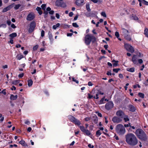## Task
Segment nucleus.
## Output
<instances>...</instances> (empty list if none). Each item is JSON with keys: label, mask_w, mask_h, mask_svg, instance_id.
I'll return each mask as SVG.
<instances>
[{"label": "nucleus", "mask_w": 148, "mask_h": 148, "mask_svg": "<svg viewBox=\"0 0 148 148\" xmlns=\"http://www.w3.org/2000/svg\"><path fill=\"white\" fill-rule=\"evenodd\" d=\"M125 140L128 145L134 146L137 145L138 143V140L136 136L133 134L128 133L125 135Z\"/></svg>", "instance_id": "1"}, {"label": "nucleus", "mask_w": 148, "mask_h": 148, "mask_svg": "<svg viewBox=\"0 0 148 148\" xmlns=\"http://www.w3.org/2000/svg\"><path fill=\"white\" fill-rule=\"evenodd\" d=\"M135 134L137 137L141 140L145 141L147 140V136L144 132L141 129H137Z\"/></svg>", "instance_id": "2"}, {"label": "nucleus", "mask_w": 148, "mask_h": 148, "mask_svg": "<svg viewBox=\"0 0 148 148\" xmlns=\"http://www.w3.org/2000/svg\"><path fill=\"white\" fill-rule=\"evenodd\" d=\"M116 131L117 134L119 135L123 134L125 132L124 127L121 124H119L116 126Z\"/></svg>", "instance_id": "3"}, {"label": "nucleus", "mask_w": 148, "mask_h": 148, "mask_svg": "<svg viewBox=\"0 0 148 148\" xmlns=\"http://www.w3.org/2000/svg\"><path fill=\"white\" fill-rule=\"evenodd\" d=\"M121 33L122 35L124 36L125 39L129 41L131 40L130 36L128 35L129 32L127 30L124 28H122Z\"/></svg>", "instance_id": "4"}, {"label": "nucleus", "mask_w": 148, "mask_h": 148, "mask_svg": "<svg viewBox=\"0 0 148 148\" xmlns=\"http://www.w3.org/2000/svg\"><path fill=\"white\" fill-rule=\"evenodd\" d=\"M69 120L71 122L74 123L75 125L79 126L81 124L80 121L75 118L73 116L70 115L68 116Z\"/></svg>", "instance_id": "5"}, {"label": "nucleus", "mask_w": 148, "mask_h": 148, "mask_svg": "<svg viewBox=\"0 0 148 148\" xmlns=\"http://www.w3.org/2000/svg\"><path fill=\"white\" fill-rule=\"evenodd\" d=\"M95 37L90 35H87L85 36V43L86 45H88L90 44L92 40L95 39Z\"/></svg>", "instance_id": "6"}, {"label": "nucleus", "mask_w": 148, "mask_h": 148, "mask_svg": "<svg viewBox=\"0 0 148 148\" xmlns=\"http://www.w3.org/2000/svg\"><path fill=\"white\" fill-rule=\"evenodd\" d=\"M124 47L127 51L132 53H133L134 51V48L129 44H125Z\"/></svg>", "instance_id": "7"}, {"label": "nucleus", "mask_w": 148, "mask_h": 148, "mask_svg": "<svg viewBox=\"0 0 148 148\" xmlns=\"http://www.w3.org/2000/svg\"><path fill=\"white\" fill-rule=\"evenodd\" d=\"M36 26V24L35 22L33 21L31 22L30 24L29 28V32H32Z\"/></svg>", "instance_id": "8"}, {"label": "nucleus", "mask_w": 148, "mask_h": 148, "mask_svg": "<svg viewBox=\"0 0 148 148\" xmlns=\"http://www.w3.org/2000/svg\"><path fill=\"white\" fill-rule=\"evenodd\" d=\"M112 121L114 123H119L122 121V119L118 116H114L112 119Z\"/></svg>", "instance_id": "9"}, {"label": "nucleus", "mask_w": 148, "mask_h": 148, "mask_svg": "<svg viewBox=\"0 0 148 148\" xmlns=\"http://www.w3.org/2000/svg\"><path fill=\"white\" fill-rule=\"evenodd\" d=\"M116 115L117 116L122 119L125 116V114L123 112L122 110H120L116 112Z\"/></svg>", "instance_id": "10"}, {"label": "nucleus", "mask_w": 148, "mask_h": 148, "mask_svg": "<svg viewBox=\"0 0 148 148\" xmlns=\"http://www.w3.org/2000/svg\"><path fill=\"white\" fill-rule=\"evenodd\" d=\"M113 103L112 101H109L105 105V108L108 110H109L112 108L113 107Z\"/></svg>", "instance_id": "11"}, {"label": "nucleus", "mask_w": 148, "mask_h": 148, "mask_svg": "<svg viewBox=\"0 0 148 148\" xmlns=\"http://www.w3.org/2000/svg\"><path fill=\"white\" fill-rule=\"evenodd\" d=\"M35 17L34 14V13L31 12L27 16V21H31L34 19Z\"/></svg>", "instance_id": "12"}, {"label": "nucleus", "mask_w": 148, "mask_h": 148, "mask_svg": "<svg viewBox=\"0 0 148 148\" xmlns=\"http://www.w3.org/2000/svg\"><path fill=\"white\" fill-rule=\"evenodd\" d=\"M14 4L13 3L9 6H8V7L4 8L3 9L2 12H5L8 11L9 10H10L11 8H12L14 6Z\"/></svg>", "instance_id": "13"}, {"label": "nucleus", "mask_w": 148, "mask_h": 148, "mask_svg": "<svg viewBox=\"0 0 148 148\" xmlns=\"http://www.w3.org/2000/svg\"><path fill=\"white\" fill-rule=\"evenodd\" d=\"M56 5L57 6H61L63 8H65L66 6L65 3H61L59 1H57L56 2Z\"/></svg>", "instance_id": "14"}, {"label": "nucleus", "mask_w": 148, "mask_h": 148, "mask_svg": "<svg viewBox=\"0 0 148 148\" xmlns=\"http://www.w3.org/2000/svg\"><path fill=\"white\" fill-rule=\"evenodd\" d=\"M132 61L135 64H138L137 62V56L136 55H134L133 56L132 59Z\"/></svg>", "instance_id": "15"}, {"label": "nucleus", "mask_w": 148, "mask_h": 148, "mask_svg": "<svg viewBox=\"0 0 148 148\" xmlns=\"http://www.w3.org/2000/svg\"><path fill=\"white\" fill-rule=\"evenodd\" d=\"M84 0H77L76 1V4L77 5L80 6L84 3Z\"/></svg>", "instance_id": "16"}, {"label": "nucleus", "mask_w": 148, "mask_h": 148, "mask_svg": "<svg viewBox=\"0 0 148 148\" xmlns=\"http://www.w3.org/2000/svg\"><path fill=\"white\" fill-rule=\"evenodd\" d=\"M129 110L132 112H134L135 110V108L132 105H129Z\"/></svg>", "instance_id": "17"}, {"label": "nucleus", "mask_w": 148, "mask_h": 148, "mask_svg": "<svg viewBox=\"0 0 148 148\" xmlns=\"http://www.w3.org/2000/svg\"><path fill=\"white\" fill-rule=\"evenodd\" d=\"M36 10L38 12V13L40 15H41L42 14V12L41 10V8L39 7H37L36 8Z\"/></svg>", "instance_id": "18"}, {"label": "nucleus", "mask_w": 148, "mask_h": 148, "mask_svg": "<svg viewBox=\"0 0 148 148\" xmlns=\"http://www.w3.org/2000/svg\"><path fill=\"white\" fill-rule=\"evenodd\" d=\"M17 97L18 96L17 95L14 96L13 95H11L10 97V99L11 100H14L16 99Z\"/></svg>", "instance_id": "19"}, {"label": "nucleus", "mask_w": 148, "mask_h": 148, "mask_svg": "<svg viewBox=\"0 0 148 148\" xmlns=\"http://www.w3.org/2000/svg\"><path fill=\"white\" fill-rule=\"evenodd\" d=\"M118 61H115V60H112V62H114L113 63V66L114 67H116L118 65Z\"/></svg>", "instance_id": "20"}, {"label": "nucleus", "mask_w": 148, "mask_h": 148, "mask_svg": "<svg viewBox=\"0 0 148 148\" xmlns=\"http://www.w3.org/2000/svg\"><path fill=\"white\" fill-rule=\"evenodd\" d=\"M19 143L20 144L24 146L25 147L27 146V144L25 143V141L23 140H21L19 141Z\"/></svg>", "instance_id": "21"}, {"label": "nucleus", "mask_w": 148, "mask_h": 148, "mask_svg": "<svg viewBox=\"0 0 148 148\" xmlns=\"http://www.w3.org/2000/svg\"><path fill=\"white\" fill-rule=\"evenodd\" d=\"M17 35L16 33H13L9 35V36L12 39L14 37L16 36Z\"/></svg>", "instance_id": "22"}, {"label": "nucleus", "mask_w": 148, "mask_h": 148, "mask_svg": "<svg viewBox=\"0 0 148 148\" xmlns=\"http://www.w3.org/2000/svg\"><path fill=\"white\" fill-rule=\"evenodd\" d=\"M84 133L86 134V135L88 136H90L91 134L90 131L88 130H86Z\"/></svg>", "instance_id": "23"}, {"label": "nucleus", "mask_w": 148, "mask_h": 148, "mask_svg": "<svg viewBox=\"0 0 148 148\" xmlns=\"http://www.w3.org/2000/svg\"><path fill=\"white\" fill-rule=\"evenodd\" d=\"M127 70L128 71L131 72H133L134 71L135 68L134 67H132L130 68H128L127 69Z\"/></svg>", "instance_id": "24"}, {"label": "nucleus", "mask_w": 148, "mask_h": 148, "mask_svg": "<svg viewBox=\"0 0 148 148\" xmlns=\"http://www.w3.org/2000/svg\"><path fill=\"white\" fill-rule=\"evenodd\" d=\"M79 126L81 130V131L83 132H84L85 130H86L85 128L83 126Z\"/></svg>", "instance_id": "25"}, {"label": "nucleus", "mask_w": 148, "mask_h": 148, "mask_svg": "<svg viewBox=\"0 0 148 148\" xmlns=\"http://www.w3.org/2000/svg\"><path fill=\"white\" fill-rule=\"evenodd\" d=\"M28 82V85L30 87L33 84V81L31 79L28 80L27 82Z\"/></svg>", "instance_id": "26"}, {"label": "nucleus", "mask_w": 148, "mask_h": 148, "mask_svg": "<svg viewBox=\"0 0 148 148\" xmlns=\"http://www.w3.org/2000/svg\"><path fill=\"white\" fill-rule=\"evenodd\" d=\"M123 118L124 120L126 122L127 121H129L130 120L128 118V117L127 116L125 115V116H124Z\"/></svg>", "instance_id": "27"}, {"label": "nucleus", "mask_w": 148, "mask_h": 148, "mask_svg": "<svg viewBox=\"0 0 148 148\" xmlns=\"http://www.w3.org/2000/svg\"><path fill=\"white\" fill-rule=\"evenodd\" d=\"M23 55H17L16 56V58L17 59V60H21L22 58H23Z\"/></svg>", "instance_id": "28"}, {"label": "nucleus", "mask_w": 148, "mask_h": 148, "mask_svg": "<svg viewBox=\"0 0 148 148\" xmlns=\"http://www.w3.org/2000/svg\"><path fill=\"white\" fill-rule=\"evenodd\" d=\"M86 10L88 11H90L91 10L90 8V5L89 3H87L86 4Z\"/></svg>", "instance_id": "29"}, {"label": "nucleus", "mask_w": 148, "mask_h": 148, "mask_svg": "<svg viewBox=\"0 0 148 148\" xmlns=\"http://www.w3.org/2000/svg\"><path fill=\"white\" fill-rule=\"evenodd\" d=\"M138 96L142 98H143L144 97V94L141 92H139L138 93Z\"/></svg>", "instance_id": "30"}, {"label": "nucleus", "mask_w": 148, "mask_h": 148, "mask_svg": "<svg viewBox=\"0 0 148 148\" xmlns=\"http://www.w3.org/2000/svg\"><path fill=\"white\" fill-rule=\"evenodd\" d=\"M144 34L146 37H148V29H145Z\"/></svg>", "instance_id": "31"}, {"label": "nucleus", "mask_w": 148, "mask_h": 148, "mask_svg": "<svg viewBox=\"0 0 148 148\" xmlns=\"http://www.w3.org/2000/svg\"><path fill=\"white\" fill-rule=\"evenodd\" d=\"M101 134V132L100 130H97L96 133V134L97 137L99 136Z\"/></svg>", "instance_id": "32"}, {"label": "nucleus", "mask_w": 148, "mask_h": 148, "mask_svg": "<svg viewBox=\"0 0 148 148\" xmlns=\"http://www.w3.org/2000/svg\"><path fill=\"white\" fill-rule=\"evenodd\" d=\"M60 24L59 23H58L56 25H54L53 26V29H56L59 26Z\"/></svg>", "instance_id": "33"}, {"label": "nucleus", "mask_w": 148, "mask_h": 148, "mask_svg": "<svg viewBox=\"0 0 148 148\" xmlns=\"http://www.w3.org/2000/svg\"><path fill=\"white\" fill-rule=\"evenodd\" d=\"M19 82V81L18 80L14 81L12 82L13 84L16 85Z\"/></svg>", "instance_id": "34"}, {"label": "nucleus", "mask_w": 148, "mask_h": 148, "mask_svg": "<svg viewBox=\"0 0 148 148\" xmlns=\"http://www.w3.org/2000/svg\"><path fill=\"white\" fill-rule=\"evenodd\" d=\"M21 6V5L20 4L16 5L14 7V9L15 10H17Z\"/></svg>", "instance_id": "35"}, {"label": "nucleus", "mask_w": 148, "mask_h": 148, "mask_svg": "<svg viewBox=\"0 0 148 148\" xmlns=\"http://www.w3.org/2000/svg\"><path fill=\"white\" fill-rule=\"evenodd\" d=\"M105 97H103L101 100L99 101V104H101L103 103H104V101Z\"/></svg>", "instance_id": "36"}, {"label": "nucleus", "mask_w": 148, "mask_h": 148, "mask_svg": "<svg viewBox=\"0 0 148 148\" xmlns=\"http://www.w3.org/2000/svg\"><path fill=\"white\" fill-rule=\"evenodd\" d=\"M41 7L42 10H45L46 8V5L45 4H42L41 6Z\"/></svg>", "instance_id": "37"}, {"label": "nucleus", "mask_w": 148, "mask_h": 148, "mask_svg": "<svg viewBox=\"0 0 148 148\" xmlns=\"http://www.w3.org/2000/svg\"><path fill=\"white\" fill-rule=\"evenodd\" d=\"M115 35L117 38H118L119 37V33L117 32H116L115 33Z\"/></svg>", "instance_id": "38"}, {"label": "nucleus", "mask_w": 148, "mask_h": 148, "mask_svg": "<svg viewBox=\"0 0 148 148\" xmlns=\"http://www.w3.org/2000/svg\"><path fill=\"white\" fill-rule=\"evenodd\" d=\"M72 25L74 27H79V26L76 23H72Z\"/></svg>", "instance_id": "39"}, {"label": "nucleus", "mask_w": 148, "mask_h": 148, "mask_svg": "<svg viewBox=\"0 0 148 148\" xmlns=\"http://www.w3.org/2000/svg\"><path fill=\"white\" fill-rule=\"evenodd\" d=\"M142 3L146 5H148V2L145 0H142Z\"/></svg>", "instance_id": "40"}, {"label": "nucleus", "mask_w": 148, "mask_h": 148, "mask_svg": "<svg viewBox=\"0 0 148 148\" xmlns=\"http://www.w3.org/2000/svg\"><path fill=\"white\" fill-rule=\"evenodd\" d=\"M38 45H36L34 46L33 48V49L34 51H36L37 49L38 48Z\"/></svg>", "instance_id": "41"}, {"label": "nucleus", "mask_w": 148, "mask_h": 148, "mask_svg": "<svg viewBox=\"0 0 148 148\" xmlns=\"http://www.w3.org/2000/svg\"><path fill=\"white\" fill-rule=\"evenodd\" d=\"M101 15L103 16L106 17V15L105 12H102L101 13Z\"/></svg>", "instance_id": "42"}, {"label": "nucleus", "mask_w": 148, "mask_h": 148, "mask_svg": "<svg viewBox=\"0 0 148 148\" xmlns=\"http://www.w3.org/2000/svg\"><path fill=\"white\" fill-rule=\"evenodd\" d=\"M120 70L119 69H113V71L114 72L117 73L118 71Z\"/></svg>", "instance_id": "43"}, {"label": "nucleus", "mask_w": 148, "mask_h": 148, "mask_svg": "<svg viewBox=\"0 0 148 148\" xmlns=\"http://www.w3.org/2000/svg\"><path fill=\"white\" fill-rule=\"evenodd\" d=\"M133 19L135 20H138V17L136 16H132Z\"/></svg>", "instance_id": "44"}, {"label": "nucleus", "mask_w": 148, "mask_h": 148, "mask_svg": "<svg viewBox=\"0 0 148 148\" xmlns=\"http://www.w3.org/2000/svg\"><path fill=\"white\" fill-rule=\"evenodd\" d=\"M88 99H90L92 98L93 97V95H91L89 93H88Z\"/></svg>", "instance_id": "45"}, {"label": "nucleus", "mask_w": 148, "mask_h": 148, "mask_svg": "<svg viewBox=\"0 0 148 148\" xmlns=\"http://www.w3.org/2000/svg\"><path fill=\"white\" fill-rule=\"evenodd\" d=\"M25 124H27V125H29L30 123V121L28 120H25Z\"/></svg>", "instance_id": "46"}, {"label": "nucleus", "mask_w": 148, "mask_h": 148, "mask_svg": "<svg viewBox=\"0 0 148 148\" xmlns=\"http://www.w3.org/2000/svg\"><path fill=\"white\" fill-rule=\"evenodd\" d=\"M72 80L73 81L75 82L77 84H78L79 83L78 81L75 79L74 77L72 78Z\"/></svg>", "instance_id": "47"}, {"label": "nucleus", "mask_w": 148, "mask_h": 148, "mask_svg": "<svg viewBox=\"0 0 148 148\" xmlns=\"http://www.w3.org/2000/svg\"><path fill=\"white\" fill-rule=\"evenodd\" d=\"M45 35V32L44 30H42L41 32V36L42 37H43Z\"/></svg>", "instance_id": "48"}, {"label": "nucleus", "mask_w": 148, "mask_h": 148, "mask_svg": "<svg viewBox=\"0 0 148 148\" xmlns=\"http://www.w3.org/2000/svg\"><path fill=\"white\" fill-rule=\"evenodd\" d=\"M96 113L97 114V115L98 116L100 117H101L102 116V114L101 113H99L98 112H97Z\"/></svg>", "instance_id": "49"}, {"label": "nucleus", "mask_w": 148, "mask_h": 148, "mask_svg": "<svg viewBox=\"0 0 148 148\" xmlns=\"http://www.w3.org/2000/svg\"><path fill=\"white\" fill-rule=\"evenodd\" d=\"M84 119L85 121H90V118L89 117H88L85 118Z\"/></svg>", "instance_id": "50"}, {"label": "nucleus", "mask_w": 148, "mask_h": 148, "mask_svg": "<svg viewBox=\"0 0 148 148\" xmlns=\"http://www.w3.org/2000/svg\"><path fill=\"white\" fill-rule=\"evenodd\" d=\"M3 93L4 95H5L6 94V92L5 91V90H4L1 91V92H0V93Z\"/></svg>", "instance_id": "51"}, {"label": "nucleus", "mask_w": 148, "mask_h": 148, "mask_svg": "<svg viewBox=\"0 0 148 148\" xmlns=\"http://www.w3.org/2000/svg\"><path fill=\"white\" fill-rule=\"evenodd\" d=\"M137 87L139 88L140 87V86L139 84L134 85L133 86V87L134 88H136Z\"/></svg>", "instance_id": "52"}, {"label": "nucleus", "mask_w": 148, "mask_h": 148, "mask_svg": "<svg viewBox=\"0 0 148 148\" xmlns=\"http://www.w3.org/2000/svg\"><path fill=\"white\" fill-rule=\"evenodd\" d=\"M138 61V63L140 64H141L143 62V61L142 59H139Z\"/></svg>", "instance_id": "53"}, {"label": "nucleus", "mask_w": 148, "mask_h": 148, "mask_svg": "<svg viewBox=\"0 0 148 148\" xmlns=\"http://www.w3.org/2000/svg\"><path fill=\"white\" fill-rule=\"evenodd\" d=\"M88 147L90 148H93L94 147V146L91 144H89L88 145Z\"/></svg>", "instance_id": "54"}, {"label": "nucleus", "mask_w": 148, "mask_h": 148, "mask_svg": "<svg viewBox=\"0 0 148 148\" xmlns=\"http://www.w3.org/2000/svg\"><path fill=\"white\" fill-rule=\"evenodd\" d=\"M44 13L45 14V17H46L47 16V15L48 14V12L47 11H45L44 12Z\"/></svg>", "instance_id": "55"}, {"label": "nucleus", "mask_w": 148, "mask_h": 148, "mask_svg": "<svg viewBox=\"0 0 148 148\" xmlns=\"http://www.w3.org/2000/svg\"><path fill=\"white\" fill-rule=\"evenodd\" d=\"M56 16L58 19H59L60 18V15L58 13H56Z\"/></svg>", "instance_id": "56"}, {"label": "nucleus", "mask_w": 148, "mask_h": 148, "mask_svg": "<svg viewBox=\"0 0 148 148\" xmlns=\"http://www.w3.org/2000/svg\"><path fill=\"white\" fill-rule=\"evenodd\" d=\"M124 126L125 127H127L129 126H130V124L129 123L128 124H125Z\"/></svg>", "instance_id": "57"}, {"label": "nucleus", "mask_w": 148, "mask_h": 148, "mask_svg": "<svg viewBox=\"0 0 148 148\" xmlns=\"http://www.w3.org/2000/svg\"><path fill=\"white\" fill-rule=\"evenodd\" d=\"M23 75H24L23 73H22L19 74L18 75V76L19 77L21 78V77H22L23 76Z\"/></svg>", "instance_id": "58"}, {"label": "nucleus", "mask_w": 148, "mask_h": 148, "mask_svg": "<svg viewBox=\"0 0 148 148\" xmlns=\"http://www.w3.org/2000/svg\"><path fill=\"white\" fill-rule=\"evenodd\" d=\"M11 27L12 28H15L16 27L15 26V25L13 24H12L11 25Z\"/></svg>", "instance_id": "59"}, {"label": "nucleus", "mask_w": 148, "mask_h": 148, "mask_svg": "<svg viewBox=\"0 0 148 148\" xmlns=\"http://www.w3.org/2000/svg\"><path fill=\"white\" fill-rule=\"evenodd\" d=\"M54 13V12L53 10H51L49 12V13L51 14H53Z\"/></svg>", "instance_id": "60"}, {"label": "nucleus", "mask_w": 148, "mask_h": 148, "mask_svg": "<svg viewBox=\"0 0 148 148\" xmlns=\"http://www.w3.org/2000/svg\"><path fill=\"white\" fill-rule=\"evenodd\" d=\"M73 13L72 12H71L69 13V15L70 16L72 17L73 16Z\"/></svg>", "instance_id": "61"}, {"label": "nucleus", "mask_w": 148, "mask_h": 148, "mask_svg": "<svg viewBox=\"0 0 148 148\" xmlns=\"http://www.w3.org/2000/svg\"><path fill=\"white\" fill-rule=\"evenodd\" d=\"M7 23L8 25H10L11 23V22L10 20L7 21Z\"/></svg>", "instance_id": "62"}, {"label": "nucleus", "mask_w": 148, "mask_h": 148, "mask_svg": "<svg viewBox=\"0 0 148 148\" xmlns=\"http://www.w3.org/2000/svg\"><path fill=\"white\" fill-rule=\"evenodd\" d=\"M10 42L11 44H13L14 43L13 40L11 38L10 41Z\"/></svg>", "instance_id": "63"}, {"label": "nucleus", "mask_w": 148, "mask_h": 148, "mask_svg": "<svg viewBox=\"0 0 148 148\" xmlns=\"http://www.w3.org/2000/svg\"><path fill=\"white\" fill-rule=\"evenodd\" d=\"M88 85L89 86H92V84L91 82H88Z\"/></svg>", "instance_id": "64"}]
</instances>
